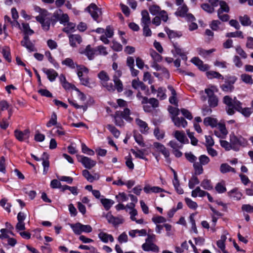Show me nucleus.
Returning a JSON list of instances; mask_svg holds the SVG:
<instances>
[{"label":"nucleus","instance_id":"obj_49","mask_svg":"<svg viewBox=\"0 0 253 253\" xmlns=\"http://www.w3.org/2000/svg\"><path fill=\"white\" fill-rule=\"evenodd\" d=\"M57 117L55 113L53 112L51 114L49 121L46 124V126L50 127L56 125L57 123Z\"/></svg>","mask_w":253,"mask_h":253},{"label":"nucleus","instance_id":"obj_40","mask_svg":"<svg viewBox=\"0 0 253 253\" xmlns=\"http://www.w3.org/2000/svg\"><path fill=\"white\" fill-rule=\"evenodd\" d=\"M218 0H209L208 3H207V12H212L215 7L219 4Z\"/></svg>","mask_w":253,"mask_h":253},{"label":"nucleus","instance_id":"obj_42","mask_svg":"<svg viewBox=\"0 0 253 253\" xmlns=\"http://www.w3.org/2000/svg\"><path fill=\"white\" fill-rule=\"evenodd\" d=\"M168 89L170 91L171 96H170L169 98V101L171 104H173L174 105H177V101L176 97V91L172 87V86L169 85L168 86Z\"/></svg>","mask_w":253,"mask_h":253},{"label":"nucleus","instance_id":"obj_18","mask_svg":"<svg viewBox=\"0 0 253 253\" xmlns=\"http://www.w3.org/2000/svg\"><path fill=\"white\" fill-rule=\"evenodd\" d=\"M171 118L174 126L177 127L185 128L187 126V122L182 117L171 116Z\"/></svg>","mask_w":253,"mask_h":253},{"label":"nucleus","instance_id":"obj_48","mask_svg":"<svg viewBox=\"0 0 253 253\" xmlns=\"http://www.w3.org/2000/svg\"><path fill=\"white\" fill-rule=\"evenodd\" d=\"M216 191L219 193H222L226 191L225 182L223 181L218 182L215 186Z\"/></svg>","mask_w":253,"mask_h":253},{"label":"nucleus","instance_id":"obj_9","mask_svg":"<svg viewBox=\"0 0 253 253\" xmlns=\"http://www.w3.org/2000/svg\"><path fill=\"white\" fill-rule=\"evenodd\" d=\"M148 9L152 15H159L164 22L168 20L169 16L167 12L164 10H162L159 5L155 4H151L149 6Z\"/></svg>","mask_w":253,"mask_h":253},{"label":"nucleus","instance_id":"obj_41","mask_svg":"<svg viewBox=\"0 0 253 253\" xmlns=\"http://www.w3.org/2000/svg\"><path fill=\"white\" fill-rule=\"evenodd\" d=\"M128 234L132 238L135 237L137 235L140 236H144L147 235V231L145 229L131 230L129 231Z\"/></svg>","mask_w":253,"mask_h":253},{"label":"nucleus","instance_id":"obj_38","mask_svg":"<svg viewBox=\"0 0 253 253\" xmlns=\"http://www.w3.org/2000/svg\"><path fill=\"white\" fill-rule=\"evenodd\" d=\"M131 152L135 156V157L137 158H139L141 159L144 160L145 161H147V159L145 157V150H134L131 149Z\"/></svg>","mask_w":253,"mask_h":253},{"label":"nucleus","instance_id":"obj_63","mask_svg":"<svg viewBox=\"0 0 253 253\" xmlns=\"http://www.w3.org/2000/svg\"><path fill=\"white\" fill-rule=\"evenodd\" d=\"M221 87L222 90L223 91L226 92H231L234 89V87L233 85H232L228 83L223 84Z\"/></svg>","mask_w":253,"mask_h":253},{"label":"nucleus","instance_id":"obj_61","mask_svg":"<svg viewBox=\"0 0 253 253\" xmlns=\"http://www.w3.org/2000/svg\"><path fill=\"white\" fill-rule=\"evenodd\" d=\"M82 152L88 155L93 156L94 155V152L89 148L84 143H82Z\"/></svg>","mask_w":253,"mask_h":253},{"label":"nucleus","instance_id":"obj_19","mask_svg":"<svg viewBox=\"0 0 253 253\" xmlns=\"http://www.w3.org/2000/svg\"><path fill=\"white\" fill-rule=\"evenodd\" d=\"M70 45L73 47H77L78 44H80L82 42L81 37L79 35H70L69 36Z\"/></svg>","mask_w":253,"mask_h":253},{"label":"nucleus","instance_id":"obj_28","mask_svg":"<svg viewBox=\"0 0 253 253\" xmlns=\"http://www.w3.org/2000/svg\"><path fill=\"white\" fill-rule=\"evenodd\" d=\"M21 44L25 47L29 51H34L35 47L34 44L31 42L28 36H25L23 41H21Z\"/></svg>","mask_w":253,"mask_h":253},{"label":"nucleus","instance_id":"obj_24","mask_svg":"<svg viewBox=\"0 0 253 253\" xmlns=\"http://www.w3.org/2000/svg\"><path fill=\"white\" fill-rule=\"evenodd\" d=\"M83 175L90 182H92L94 180H97L99 178V175L97 173H95L94 175H92L86 169L83 170Z\"/></svg>","mask_w":253,"mask_h":253},{"label":"nucleus","instance_id":"obj_55","mask_svg":"<svg viewBox=\"0 0 253 253\" xmlns=\"http://www.w3.org/2000/svg\"><path fill=\"white\" fill-rule=\"evenodd\" d=\"M191 195L193 197L197 196L202 197L205 195V192L204 190H201L200 187H198L192 191Z\"/></svg>","mask_w":253,"mask_h":253},{"label":"nucleus","instance_id":"obj_12","mask_svg":"<svg viewBox=\"0 0 253 253\" xmlns=\"http://www.w3.org/2000/svg\"><path fill=\"white\" fill-rule=\"evenodd\" d=\"M77 158L78 161L82 164L84 168L91 169L94 167L96 162L95 161L92 160L91 158L87 157L84 156L83 155H77Z\"/></svg>","mask_w":253,"mask_h":253},{"label":"nucleus","instance_id":"obj_20","mask_svg":"<svg viewBox=\"0 0 253 253\" xmlns=\"http://www.w3.org/2000/svg\"><path fill=\"white\" fill-rule=\"evenodd\" d=\"M228 235V233L226 231H224L220 237V239L217 241V246L223 253H227L225 251V242L226 240L227 237V236Z\"/></svg>","mask_w":253,"mask_h":253},{"label":"nucleus","instance_id":"obj_27","mask_svg":"<svg viewBox=\"0 0 253 253\" xmlns=\"http://www.w3.org/2000/svg\"><path fill=\"white\" fill-rule=\"evenodd\" d=\"M96 52V48L94 49L90 45H88L86 46L84 51L83 53L81 52V53L84 54L89 60H92L94 57Z\"/></svg>","mask_w":253,"mask_h":253},{"label":"nucleus","instance_id":"obj_37","mask_svg":"<svg viewBox=\"0 0 253 253\" xmlns=\"http://www.w3.org/2000/svg\"><path fill=\"white\" fill-rule=\"evenodd\" d=\"M141 103L142 104H150L153 108H156L159 105L158 100L154 98H151L148 99V98L145 97L143 98V100H141Z\"/></svg>","mask_w":253,"mask_h":253},{"label":"nucleus","instance_id":"obj_45","mask_svg":"<svg viewBox=\"0 0 253 253\" xmlns=\"http://www.w3.org/2000/svg\"><path fill=\"white\" fill-rule=\"evenodd\" d=\"M229 195L235 200H238L241 198L242 194L237 189L231 190L228 193Z\"/></svg>","mask_w":253,"mask_h":253},{"label":"nucleus","instance_id":"obj_14","mask_svg":"<svg viewBox=\"0 0 253 253\" xmlns=\"http://www.w3.org/2000/svg\"><path fill=\"white\" fill-rule=\"evenodd\" d=\"M30 131L29 129H25L24 131L16 129L14 131L15 137L20 141H23L28 139Z\"/></svg>","mask_w":253,"mask_h":253},{"label":"nucleus","instance_id":"obj_56","mask_svg":"<svg viewBox=\"0 0 253 253\" xmlns=\"http://www.w3.org/2000/svg\"><path fill=\"white\" fill-rule=\"evenodd\" d=\"M152 221L156 225H160L159 224L160 223H165L167 221V220L163 216L160 215H155L152 218Z\"/></svg>","mask_w":253,"mask_h":253},{"label":"nucleus","instance_id":"obj_57","mask_svg":"<svg viewBox=\"0 0 253 253\" xmlns=\"http://www.w3.org/2000/svg\"><path fill=\"white\" fill-rule=\"evenodd\" d=\"M0 205L8 212H10L11 205L10 203H7V199L5 198L2 199L0 201Z\"/></svg>","mask_w":253,"mask_h":253},{"label":"nucleus","instance_id":"obj_5","mask_svg":"<svg viewBox=\"0 0 253 253\" xmlns=\"http://www.w3.org/2000/svg\"><path fill=\"white\" fill-rule=\"evenodd\" d=\"M36 18L41 24L44 30H49L51 17L46 10L40 9V14Z\"/></svg>","mask_w":253,"mask_h":253},{"label":"nucleus","instance_id":"obj_35","mask_svg":"<svg viewBox=\"0 0 253 253\" xmlns=\"http://www.w3.org/2000/svg\"><path fill=\"white\" fill-rule=\"evenodd\" d=\"M172 183L177 193L179 194H182L184 191L182 188L180 186L178 177L175 172H174V179L172 181Z\"/></svg>","mask_w":253,"mask_h":253},{"label":"nucleus","instance_id":"obj_34","mask_svg":"<svg viewBox=\"0 0 253 253\" xmlns=\"http://www.w3.org/2000/svg\"><path fill=\"white\" fill-rule=\"evenodd\" d=\"M98 238L104 243H108L109 241L111 242H113L114 241L113 237L107 233H106L104 232H100L98 234Z\"/></svg>","mask_w":253,"mask_h":253},{"label":"nucleus","instance_id":"obj_43","mask_svg":"<svg viewBox=\"0 0 253 253\" xmlns=\"http://www.w3.org/2000/svg\"><path fill=\"white\" fill-rule=\"evenodd\" d=\"M191 62L197 66L201 71H205L206 67L203 65V62L197 57H194L191 59Z\"/></svg>","mask_w":253,"mask_h":253},{"label":"nucleus","instance_id":"obj_15","mask_svg":"<svg viewBox=\"0 0 253 253\" xmlns=\"http://www.w3.org/2000/svg\"><path fill=\"white\" fill-rule=\"evenodd\" d=\"M234 107L237 111L242 113L246 117H249L252 113V109L250 108H243L241 107V103L238 100H234Z\"/></svg>","mask_w":253,"mask_h":253},{"label":"nucleus","instance_id":"obj_16","mask_svg":"<svg viewBox=\"0 0 253 253\" xmlns=\"http://www.w3.org/2000/svg\"><path fill=\"white\" fill-rule=\"evenodd\" d=\"M108 222L114 226L118 225L124 222V219L122 216H114L111 213H108L106 215Z\"/></svg>","mask_w":253,"mask_h":253},{"label":"nucleus","instance_id":"obj_44","mask_svg":"<svg viewBox=\"0 0 253 253\" xmlns=\"http://www.w3.org/2000/svg\"><path fill=\"white\" fill-rule=\"evenodd\" d=\"M240 78L242 81L246 84L251 85L253 84V80L252 76L248 74H243L241 75Z\"/></svg>","mask_w":253,"mask_h":253},{"label":"nucleus","instance_id":"obj_33","mask_svg":"<svg viewBox=\"0 0 253 253\" xmlns=\"http://www.w3.org/2000/svg\"><path fill=\"white\" fill-rule=\"evenodd\" d=\"M132 86L138 91H144L146 89V86L145 84L138 80H133L132 81Z\"/></svg>","mask_w":253,"mask_h":253},{"label":"nucleus","instance_id":"obj_36","mask_svg":"<svg viewBox=\"0 0 253 253\" xmlns=\"http://www.w3.org/2000/svg\"><path fill=\"white\" fill-rule=\"evenodd\" d=\"M100 202L106 211H108L115 203L113 200L107 198L101 199Z\"/></svg>","mask_w":253,"mask_h":253},{"label":"nucleus","instance_id":"obj_58","mask_svg":"<svg viewBox=\"0 0 253 253\" xmlns=\"http://www.w3.org/2000/svg\"><path fill=\"white\" fill-rule=\"evenodd\" d=\"M118 202H126L128 200L127 195L124 192H120L115 196Z\"/></svg>","mask_w":253,"mask_h":253},{"label":"nucleus","instance_id":"obj_23","mask_svg":"<svg viewBox=\"0 0 253 253\" xmlns=\"http://www.w3.org/2000/svg\"><path fill=\"white\" fill-rule=\"evenodd\" d=\"M144 191L147 194L159 193L165 191L164 189L158 186H151L149 185H146L144 187Z\"/></svg>","mask_w":253,"mask_h":253},{"label":"nucleus","instance_id":"obj_2","mask_svg":"<svg viewBox=\"0 0 253 253\" xmlns=\"http://www.w3.org/2000/svg\"><path fill=\"white\" fill-rule=\"evenodd\" d=\"M185 156L187 160L193 163V168L196 174H200L204 171L203 166L206 164V156H200L197 161V158L192 153H186Z\"/></svg>","mask_w":253,"mask_h":253},{"label":"nucleus","instance_id":"obj_3","mask_svg":"<svg viewBox=\"0 0 253 253\" xmlns=\"http://www.w3.org/2000/svg\"><path fill=\"white\" fill-rule=\"evenodd\" d=\"M207 196L210 202L212 203L211 205H209V206L211 208V210L212 211L211 215H212V221L213 225H214L217 218L220 216V213L219 211L215 210L217 206H221L223 208H227V205L220 202L215 201L213 199V198L207 193Z\"/></svg>","mask_w":253,"mask_h":253},{"label":"nucleus","instance_id":"obj_1","mask_svg":"<svg viewBox=\"0 0 253 253\" xmlns=\"http://www.w3.org/2000/svg\"><path fill=\"white\" fill-rule=\"evenodd\" d=\"M76 73L82 85L90 88L95 86V82L87 76L89 69L85 66L82 65H76Z\"/></svg>","mask_w":253,"mask_h":253},{"label":"nucleus","instance_id":"obj_52","mask_svg":"<svg viewBox=\"0 0 253 253\" xmlns=\"http://www.w3.org/2000/svg\"><path fill=\"white\" fill-rule=\"evenodd\" d=\"M234 100H237L236 98L235 97L234 99H233L230 96L226 95L223 98V102L227 106H234Z\"/></svg>","mask_w":253,"mask_h":253},{"label":"nucleus","instance_id":"obj_54","mask_svg":"<svg viewBox=\"0 0 253 253\" xmlns=\"http://www.w3.org/2000/svg\"><path fill=\"white\" fill-rule=\"evenodd\" d=\"M2 54L6 60L8 62H11V58L10 56V49L8 47L5 46L2 48Z\"/></svg>","mask_w":253,"mask_h":253},{"label":"nucleus","instance_id":"obj_46","mask_svg":"<svg viewBox=\"0 0 253 253\" xmlns=\"http://www.w3.org/2000/svg\"><path fill=\"white\" fill-rule=\"evenodd\" d=\"M220 170L222 173H226L228 172H233L235 173L236 172L235 169L231 167L229 165L226 164H222L220 166Z\"/></svg>","mask_w":253,"mask_h":253},{"label":"nucleus","instance_id":"obj_62","mask_svg":"<svg viewBox=\"0 0 253 253\" xmlns=\"http://www.w3.org/2000/svg\"><path fill=\"white\" fill-rule=\"evenodd\" d=\"M173 46L174 49L172 50V52L173 53V54L179 55L181 56L182 59L183 60H186L187 57L185 56V55L183 54L182 50L178 46H177L175 44H173Z\"/></svg>","mask_w":253,"mask_h":253},{"label":"nucleus","instance_id":"obj_50","mask_svg":"<svg viewBox=\"0 0 253 253\" xmlns=\"http://www.w3.org/2000/svg\"><path fill=\"white\" fill-rule=\"evenodd\" d=\"M62 64L64 65L68 66L69 67L72 69H74L76 68V65H78V64L75 63L72 59L70 58H67L64 60H63L62 62Z\"/></svg>","mask_w":253,"mask_h":253},{"label":"nucleus","instance_id":"obj_51","mask_svg":"<svg viewBox=\"0 0 253 253\" xmlns=\"http://www.w3.org/2000/svg\"><path fill=\"white\" fill-rule=\"evenodd\" d=\"M165 31L170 39L179 38L181 36V34L180 32L172 31L168 28H166Z\"/></svg>","mask_w":253,"mask_h":253},{"label":"nucleus","instance_id":"obj_26","mask_svg":"<svg viewBox=\"0 0 253 253\" xmlns=\"http://www.w3.org/2000/svg\"><path fill=\"white\" fill-rule=\"evenodd\" d=\"M142 248L144 251L147 252L153 251L157 252L159 251L158 247L151 242H146L142 245Z\"/></svg>","mask_w":253,"mask_h":253},{"label":"nucleus","instance_id":"obj_7","mask_svg":"<svg viewBox=\"0 0 253 253\" xmlns=\"http://www.w3.org/2000/svg\"><path fill=\"white\" fill-rule=\"evenodd\" d=\"M95 32L98 34H101L100 40L106 44L109 43L108 38H112L114 35L113 29L110 26H107L105 30L101 28H98L95 30Z\"/></svg>","mask_w":253,"mask_h":253},{"label":"nucleus","instance_id":"obj_39","mask_svg":"<svg viewBox=\"0 0 253 253\" xmlns=\"http://www.w3.org/2000/svg\"><path fill=\"white\" fill-rule=\"evenodd\" d=\"M207 77L208 79H212L216 78L218 79L223 80V77L219 73L213 71H208L207 67Z\"/></svg>","mask_w":253,"mask_h":253},{"label":"nucleus","instance_id":"obj_59","mask_svg":"<svg viewBox=\"0 0 253 253\" xmlns=\"http://www.w3.org/2000/svg\"><path fill=\"white\" fill-rule=\"evenodd\" d=\"M219 4L220 5V8L218 12L227 13L229 11V7L225 1H221Z\"/></svg>","mask_w":253,"mask_h":253},{"label":"nucleus","instance_id":"obj_53","mask_svg":"<svg viewBox=\"0 0 253 253\" xmlns=\"http://www.w3.org/2000/svg\"><path fill=\"white\" fill-rule=\"evenodd\" d=\"M219 123L217 119L212 117L207 118V126H210L212 127H217Z\"/></svg>","mask_w":253,"mask_h":253},{"label":"nucleus","instance_id":"obj_47","mask_svg":"<svg viewBox=\"0 0 253 253\" xmlns=\"http://www.w3.org/2000/svg\"><path fill=\"white\" fill-rule=\"evenodd\" d=\"M113 81L115 84V89L116 88L119 92H122L123 89V85L121 81L119 78L115 77Z\"/></svg>","mask_w":253,"mask_h":253},{"label":"nucleus","instance_id":"obj_6","mask_svg":"<svg viewBox=\"0 0 253 253\" xmlns=\"http://www.w3.org/2000/svg\"><path fill=\"white\" fill-rule=\"evenodd\" d=\"M230 142L232 144V149L235 151L239 150L241 147H244L247 144V139L241 136H236L234 134L230 135Z\"/></svg>","mask_w":253,"mask_h":253},{"label":"nucleus","instance_id":"obj_10","mask_svg":"<svg viewBox=\"0 0 253 253\" xmlns=\"http://www.w3.org/2000/svg\"><path fill=\"white\" fill-rule=\"evenodd\" d=\"M70 227L76 235H80L83 232L90 233L92 231L91 226L89 225H84L80 222L75 224H70Z\"/></svg>","mask_w":253,"mask_h":253},{"label":"nucleus","instance_id":"obj_4","mask_svg":"<svg viewBox=\"0 0 253 253\" xmlns=\"http://www.w3.org/2000/svg\"><path fill=\"white\" fill-rule=\"evenodd\" d=\"M217 91L218 89L214 85H210L207 88V99L211 107H215L218 105V99L215 94Z\"/></svg>","mask_w":253,"mask_h":253},{"label":"nucleus","instance_id":"obj_8","mask_svg":"<svg viewBox=\"0 0 253 253\" xmlns=\"http://www.w3.org/2000/svg\"><path fill=\"white\" fill-rule=\"evenodd\" d=\"M97 77L100 80V83L108 91H114L115 90L114 86L112 83H108L110 80V77L108 73L105 71H100L97 75Z\"/></svg>","mask_w":253,"mask_h":253},{"label":"nucleus","instance_id":"obj_11","mask_svg":"<svg viewBox=\"0 0 253 253\" xmlns=\"http://www.w3.org/2000/svg\"><path fill=\"white\" fill-rule=\"evenodd\" d=\"M188 8L185 4L180 6L175 12L176 16L185 17L188 21H193L195 20V18L191 13H188Z\"/></svg>","mask_w":253,"mask_h":253},{"label":"nucleus","instance_id":"obj_64","mask_svg":"<svg viewBox=\"0 0 253 253\" xmlns=\"http://www.w3.org/2000/svg\"><path fill=\"white\" fill-rule=\"evenodd\" d=\"M150 54L153 60L156 62H160L162 60V56L155 50H150Z\"/></svg>","mask_w":253,"mask_h":253},{"label":"nucleus","instance_id":"obj_13","mask_svg":"<svg viewBox=\"0 0 253 253\" xmlns=\"http://www.w3.org/2000/svg\"><path fill=\"white\" fill-rule=\"evenodd\" d=\"M87 9L92 17L95 20H97V18L101 15L100 9L95 4H90Z\"/></svg>","mask_w":253,"mask_h":253},{"label":"nucleus","instance_id":"obj_60","mask_svg":"<svg viewBox=\"0 0 253 253\" xmlns=\"http://www.w3.org/2000/svg\"><path fill=\"white\" fill-rule=\"evenodd\" d=\"M22 26V30L26 35H31L34 33V31L30 28V26L28 24L23 23Z\"/></svg>","mask_w":253,"mask_h":253},{"label":"nucleus","instance_id":"obj_31","mask_svg":"<svg viewBox=\"0 0 253 253\" xmlns=\"http://www.w3.org/2000/svg\"><path fill=\"white\" fill-rule=\"evenodd\" d=\"M55 14L57 15V18L61 24L66 25L68 22L69 18L67 14L62 13L61 10H59L56 11Z\"/></svg>","mask_w":253,"mask_h":253},{"label":"nucleus","instance_id":"obj_17","mask_svg":"<svg viewBox=\"0 0 253 253\" xmlns=\"http://www.w3.org/2000/svg\"><path fill=\"white\" fill-rule=\"evenodd\" d=\"M135 123L141 133L146 134L149 132V127L146 122L139 118H136Z\"/></svg>","mask_w":253,"mask_h":253},{"label":"nucleus","instance_id":"obj_29","mask_svg":"<svg viewBox=\"0 0 253 253\" xmlns=\"http://www.w3.org/2000/svg\"><path fill=\"white\" fill-rule=\"evenodd\" d=\"M153 145L157 151L161 152L166 158L169 157V153L164 145L158 142H155Z\"/></svg>","mask_w":253,"mask_h":253},{"label":"nucleus","instance_id":"obj_30","mask_svg":"<svg viewBox=\"0 0 253 253\" xmlns=\"http://www.w3.org/2000/svg\"><path fill=\"white\" fill-rule=\"evenodd\" d=\"M130 113V110L127 108H125L123 112L117 111L116 112V115L121 116L126 121L129 122L132 121V119L130 117H129Z\"/></svg>","mask_w":253,"mask_h":253},{"label":"nucleus","instance_id":"obj_32","mask_svg":"<svg viewBox=\"0 0 253 253\" xmlns=\"http://www.w3.org/2000/svg\"><path fill=\"white\" fill-rule=\"evenodd\" d=\"M174 137L180 143H185L187 140L184 132L183 131L175 130L173 132Z\"/></svg>","mask_w":253,"mask_h":253},{"label":"nucleus","instance_id":"obj_22","mask_svg":"<svg viewBox=\"0 0 253 253\" xmlns=\"http://www.w3.org/2000/svg\"><path fill=\"white\" fill-rule=\"evenodd\" d=\"M141 26L150 25L151 19L148 12L146 10H143L141 13Z\"/></svg>","mask_w":253,"mask_h":253},{"label":"nucleus","instance_id":"obj_21","mask_svg":"<svg viewBox=\"0 0 253 253\" xmlns=\"http://www.w3.org/2000/svg\"><path fill=\"white\" fill-rule=\"evenodd\" d=\"M215 134L218 137L224 138L227 134V130L225 125L219 124L215 130Z\"/></svg>","mask_w":253,"mask_h":253},{"label":"nucleus","instance_id":"obj_25","mask_svg":"<svg viewBox=\"0 0 253 253\" xmlns=\"http://www.w3.org/2000/svg\"><path fill=\"white\" fill-rule=\"evenodd\" d=\"M42 71L46 75L47 78L50 82H53L58 76L57 73L52 69L43 68Z\"/></svg>","mask_w":253,"mask_h":253}]
</instances>
